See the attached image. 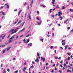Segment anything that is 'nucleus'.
Instances as JSON below:
<instances>
[{"instance_id":"nucleus-23","label":"nucleus","mask_w":73,"mask_h":73,"mask_svg":"<svg viewBox=\"0 0 73 73\" xmlns=\"http://www.w3.org/2000/svg\"><path fill=\"white\" fill-rule=\"evenodd\" d=\"M72 72V71L70 70H67V72Z\"/></svg>"},{"instance_id":"nucleus-14","label":"nucleus","mask_w":73,"mask_h":73,"mask_svg":"<svg viewBox=\"0 0 73 73\" xmlns=\"http://www.w3.org/2000/svg\"><path fill=\"white\" fill-rule=\"evenodd\" d=\"M21 23V20H20L18 22V23H17L18 25H19V24H20V23Z\"/></svg>"},{"instance_id":"nucleus-29","label":"nucleus","mask_w":73,"mask_h":73,"mask_svg":"<svg viewBox=\"0 0 73 73\" xmlns=\"http://www.w3.org/2000/svg\"><path fill=\"white\" fill-rule=\"evenodd\" d=\"M40 56V54L39 53H38L37 54V56L38 57V56Z\"/></svg>"},{"instance_id":"nucleus-8","label":"nucleus","mask_w":73,"mask_h":73,"mask_svg":"<svg viewBox=\"0 0 73 73\" xmlns=\"http://www.w3.org/2000/svg\"><path fill=\"white\" fill-rule=\"evenodd\" d=\"M25 29V28H23L20 31V32H22V31H24Z\"/></svg>"},{"instance_id":"nucleus-11","label":"nucleus","mask_w":73,"mask_h":73,"mask_svg":"<svg viewBox=\"0 0 73 73\" xmlns=\"http://www.w3.org/2000/svg\"><path fill=\"white\" fill-rule=\"evenodd\" d=\"M21 12V10H20L18 13V16H19V15L20 14V13Z\"/></svg>"},{"instance_id":"nucleus-38","label":"nucleus","mask_w":73,"mask_h":73,"mask_svg":"<svg viewBox=\"0 0 73 73\" xmlns=\"http://www.w3.org/2000/svg\"><path fill=\"white\" fill-rule=\"evenodd\" d=\"M29 36H30V35H29V34L28 35H27L26 36V37H29Z\"/></svg>"},{"instance_id":"nucleus-56","label":"nucleus","mask_w":73,"mask_h":73,"mask_svg":"<svg viewBox=\"0 0 73 73\" xmlns=\"http://www.w3.org/2000/svg\"><path fill=\"white\" fill-rule=\"evenodd\" d=\"M19 72V70H17V71H16L15 72V73H17V72Z\"/></svg>"},{"instance_id":"nucleus-54","label":"nucleus","mask_w":73,"mask_h":73,"mask_svg":"<svg viewBox=\"0 0 73 73\" xmlns=\"http://www.w3.org/2000/svg\"><path fill=\"white\" fill-rule=\"evenodd\" d=\"M50 49H52L53 48V46H51L50 47Z\"/></svg>"},{"instance_id":"nucleus-35","label":"nucleus","mask_w":73,"mask_h":73,"mask_svg":"<svg viewBox=\"0 0 73 73\" xmlns=\"http://www.w3.org/2000/svg\"><path fill=\"white\" fill-rule=\"evenodd\" d=\"M46 70H48V69H49V68L48 67H47V66H46Z\"/></svg>"},{"instance_id":"nucleus-48","label":"nucleus","mask_w":73,"mask_h":73,"mask_svg":"<svg viewBox=\"0 0 73 73\" xmlns=\"http://www.w3.org/2000/svg\"><path fill=\"white\" fill-rule=\"evenodd\" d=\"M52 25V24L51 23L49 25V27H50V26H51Z\"/></svg>"},{"instance_id":"nucleus-62","label":"nucleus","mask_w":73,"mask_h":73,"mask_svg":"<svg viewBox=\"0 0 73 73\" xmlns=\"http://www.w3.org/2000/svg\"><path fill=\"white\" fill-rule=\"evenodd\" d=\"M15 37V36H13V37H11V38H12H12H14Z\"/></svg>"},{"instance_id":"nucleus-46","label":"nucleus","mask_w":73,"mask_h":73,"mask_svg":"<svg viewBox=\"0 0 73 73\" xmlns=\"http://www.w3.org/2000/svg\"><path fill=\"white\" fill-rule=\"evenodd\" d=\"M24 70H26L27 69V68L26 67H24Z\"/></svg>"},{"instance_id":"nucleus-2","label":"nucleus","mask_w":73,"mask_h":73,"mask_svg":"<svg viewBox=\"0 0 73 73\" xmlns=\"http://www.w3.org/2000/svg\"><path fill=\"white\" fill-rule=\"evenodd\" d=\"M35 62H39V60H38V58H37V59L35 60Z\"/></svg>"},{"instance_id":"nucleus-43","label":"nucleus","mask_w":73,"mask_h":73,"mask_svg":"<svg viewBox=\"0 0 73 73\" xmlns=\"http://www.w3.org/2000/svg\"><path fill=\"white\" fill-rule=\"evenodd\" d=\"M56 8H59V7H58V6H57L56 7Z\"/></svg>"},{"instance_id":"nucleus-15","label":"nucleus","mask_w":73,"mask_h":73,"mask_svg":"<svg viewBox=\"0 0 73 73\" xmlns=\"http://www.w3.org/2000/svg\"><path fill=\"white\" fill-rule=\"evenodd\" d=\"M21 23V20H20L18 22V23H17L18 25H19V24H20V23Z\"/></svg>"},{"instance_id":"nucleus-53","label":"nucleus","mask_w":73,"mask_h":73,"mask_svg":"<svg viewBox=\"0 0 73 73\" xmlns=\"http://www.w3.org/2000/svg\"><path fill=\"white\" fill-rule=\"evenodd\" d=\"M52 17H53V18H54V16L53 15H52Z\"/></svg>"},{"instance_id":"nucleus-41","label":"nucleus","mask_w":73,"mask_h":73,"mask_svg":"<svg viewBox=\"0 0 73 73\" xmlns=\"http://www.w3.org/2000/svg\"><path fill=\"white\" fill-rule=\"evenodd\" d=\"M24 24H25V22H24L23 23V24L22 25V27H23V25H24Z\"/></svg>"},{"instance_id":"nucleus-26","label":"nucleus","mask_w":73,"mask_h":73,"mask_svg":"<svg viewBox=\"0 0 73 73\" xmlns=\"http://www.w3.org/2000/svg\"><path fill=\"white\" fill-rule=\"evenodd\" d=\"M2 15H3V16H5V13H4V12H3H3H2Z\"/></svg>"},{"instance_id":"nucleus-61","label":"nucleus","mask_w":73,"mask_h":73,"mask_svg":"<svg viewBox=\"0 0 73 73\" xmlns=\"http://www.w3.org/2000/svg\"><path fill=\"white\" fill-rule=\"evenodd\" d=\"M54 33H52V36L53 37L54 36Z\"/></svg>"},{"instance_id":"nucleus-40","label":"nucleus","mask_w":73,"mask_h":73,"mask_svg":"<svg viewBox=\"0 0 73 73\" xmlns=\"http://www.w3.org/2000/svg\"><path fill=\"white\" fill-rule=\"evenodd\" d=\"M37 12V13L38 14V15H39V11H36Z\"/></svg>"},{"instance_id":"nucleus-36","label":"nucleus","mask_w":73,"mask_h":73,"mask_svg":"<svg viewBox=\"0 0 73 73\" xmlns=\"http://www.w3.org/2000/svg\"><path fill=\"white\" fill-rule=\"evenodd\" d=\"M29 5L27 7L28 10H29Z\"/></svg>"},{"instance_id":"nucleus-20","label":"nucleus","mask_w":73,"mask_h":73,"mask_svg":"<svg viewBox=\"0 0 73 73\" xmlns=\"http://www.w3.org/2000/svg\"><path fill=\"white\" fill-rule=\"evenodd\" d=\"M60 17L61 18V20H62L63 19V17H62H62Z\"/></svg>"},{"instance_id":"nucleus-21","label":"nucleus","mask_w":73,"mask_h":73,"mask_svg":"<svg viewBox=\"0 0 73 73\" xmlns=\"http://www.w3.org/2000/svg\"><path fill=\"white\" fill-rule=\"evenodd\" d=\"M40 6H42V7L44 8H45V7H46V6L44 5H40Z\"/></svg>"},{"instance_id":"nucleus-22","label":"nucleus","mask_w":73,"mask_h":73,"mask_svg":"<svg viewBox=\"0 0 73 73\" xmlns=\"http://www.w3.org/2000/svg\"><path fill=\"white\" fill-rule=\"evenodd\" d=\"M62 9H65V6H64L62 7Z\"/></svg>"},{"instance_id":"nucleus-47","label":"nucleus","mask_w":73,"mask_h":73,"mask_svg":"<svg viewBox=\"0 0 73 73\" xmlns=\"http://www.w3.org/2000/svg\"><path fill=\"white\" fill-rule=\"evenodd\" d=\"M60 48L61 49H62V50H64V48H62V47L60 46Z\"/></svg>"},{"instance_id":"nucleus-49","label":"nucleus","mask_w":73,"mask_h":73,"mask_svg":"<svg viewBox=\"0 0 73 73\" xmlns=\"http://www.w3.org/2000/svg\"><path fill=\"white\" fill-rule=\"evenodd\" d=\"M3 7H4V6H2L0 8V9H2V8H3Z\"/></svg>"},{"instance_id":"nucleus-30","label":"nucleus","mask_w":73,"mask_h":73,"mask_svg":"<svg viewBox=\"0 0 73 73\" xmlns=\"http://www.w3.org/2000/svg\"><path fill=\"white\" fill-rule=\"evenodd\" d=\"M40 41H42V42H43V41H44V40H43V39L42 38H41L40 39Z\"/></svg>"},{"instance_id":"nucleus-12","label":"nucleus","mask_w":73,"mask_h":73,"mask_svg":"<svg viewBox=\"0 0 73 73\" xmlns=\"http://www.w3.org/2000/svg\"><path fill=\"white\" fill-rule=\"evenodd\" d=\"M29 41V39H27V41L26 42V44H27Z\"/></svg>"},{"instance_id":"nucleus-64","label":"nucleus","mask_w":73,"mask_h":73,"mask_svg":"<svg viewBox=\"0 0 73 73\" xmlns=\"http://www.w3.org/2000/svg\"><path fill=\"white\" fill-rule=\"evenodd\" d=\"M5 46V45L4 44L1 47H3V46Z\"/></svg>"},{"instance_id":"nucleus-28","label":"nucleus","mask_w":73,"mask_h":73,"mask_svg":"<svg viewBox=\"0 0 73 73\" xmlns=\"http://www.w3.org/2000/svg\"><path fill=\"white\" fill-rule=\"evenodd\" d=\"M5 36H6V35H5L4 36H3V37H2V38L3 39H4V37H5Z\"/></svg>"},{"instance_id":"nucleus-10","label":"nucleus","mask_w":73,"mask_h":73,"mask_svg":"<svg viewBox=\"0 0 73 73\" xmlns=\"http://www.w3.org/2000/svg\"><path fill=\"white\" fill-rule=\"evenodd\" d=\"M29 15V19L30 20H31V16H30V14H29L28 15Z\"/></svg>"},{"instance_id":"nucleus-55","label":"nucleus","mask_w":73,"mask_h":73,"mask_svg":"<svg viewBox=\"0 0 73 73\" xmlns=\"http://www.w3.org/2000/svg\"><path fill=\"white\" fill-rule=\"evenodd\" d=\"M3 66V64H1V65L0 67L1 68H2V66Z\"/></svg>"},{"instance_id":"nucleus-44","label":"nucleus","mask_w":73,"mask_h":73,"mask_svg":"<svg viewBox=\"0 0 73 73\" xmlns=\"http://www.w3.org/2000/svg\"><path fill=\"white\" fill-rule=\"evenodd\" d=\"M70 29V27H67L68 29Z\"/></svg>"},{"instance_id":"nucleus-4","label":"nucleus","mask_w":73,"mask_h":73,"mask_svg":"<svg viewBox=\"0 0 73 73\" xmlns=\"http://www.w3.org/2000/svg\"><path fill=\"white\" fill-rule=\"evenodd\" d=\"M5 6H7V8L8 9H9V5H8V4H5Z\"/></svg>"},{"instance_id":"nucleus-34","label":"nucleus","mask_w":73,"mask_h":73,"mask_svg":"<svg viewBox=\"0 0 73 73\" xmlns=\"http://www.w3.org/2000/svg\"><path fill=\"white\" fill-rule=\"evenodd\" d=\"M65 40H62V42H65Z\"/></svg>"},{"instance_id":"nucleus-42","label":"nucleus","mask_w":73,"mask_h":73,"mask_svg":"<svg viewBox=\"0 0 73 73\" xmlns=\"http://www.w3.org/2000/svg\"><path fill=\"white\" fill-rule=\"evenodd\" d=\"M57 70V69L56 67H55V70Z\"/></svg>"},{"instance_id":"nucleus-7","label":"nucleus","mask_w":73,"mask_h":73,"mask_svg":"<svg viewBox=\"0 0 73 73\" xmlns=\"http://www.w3.org/2000/svg\"><path fill=\"white\" fill-rule=\"evenodd\" d=\"M28 46H31L32 45V43H30L28 44Z\"/></svg>"},{"instance_id":"nucleus-1","label":"nucleus","mask_w":73,"mask_h":73,"mask_svg":"<svg viewBox=\"0 0 73 73\" xmlns=\"http://www.w3.org/2000/svg\"><path fill=\"white\" fill-rule=\"evenodd\" d=\"M19 29V28H17L15 29L14 30V32H12V33H11V35H12L13 34H14V33H16L17 32V31L16 30L17 29Z\"/></svg>"},{"instance_id":"nucleus-9","label":"nucleus","mask_w":73,"mask_h":73,"mask_svg":"<svg viewBox=\"0 0 73 73\" xmlns=\"http://www.w3.org/2000/svg\"><path fill=\"white\" fill-rule=\"evenodd\" d=\"M64 47H65V50H66V48H67V47H68V45H66V46H64Z\"/></svg>"},{"instance_id":"nucleus-13","label":"nucleus","mask_w":73,"mask_h":73,"mask_svg":"<svg viewBox=\"0 0 73 73\" xmlns=\"http://www.w3.org/2000/svg\"><path fill=\"white\" fill-rule=\"evenodd\" d=\"M15 30H14V29H12L11 30V32H12L13 31H14Z\"/></svg>"},{"instance_id":"nucleus-19","label":"nucleus","mask_w":73,"mask_h":73,"mask_svg":"<svg viewBox=\"0 0 73 73\" xmlns=\"http://www.w3.org/2000/svg\"><path fill=\"white\" fill-rule=\"evenodd\" d=\"M11 48V47H8V48H7V51H8V50H9V49H10V48Z\"/></svg>"},{"instance_id":"nucleus-63","label":"nucleus","mask_w":73,"mask_h":73,"mask_svg":"<svg viewBox=\"0 0 73 73\" xmlns=\"http://www.w3.org/2000/svg\"><path fill=\"white\" fill-rule=\"evenodd\" d=\"M64 69H65V68H64V67H63L62 70H64Z\"/></svg>"},{"instance_id":"nucleus-32","label":"nucleus","mask_w":73,"mask_h":73,"mask_svg":"<svg viewBox=\"0 0 73 73\" xmlns=\"http://www.w3.org/2000/svg\"><path fill=\"white\" fill-rule=\"evenodd\" d=\"M64 67H65V66H66V64L65 63H64Z\"/></svg>"},{"instance_id":"nucleus-33","label":"nucleus","mask_w":73,"mask_h":73,"mask_svg":"<svg viewBox=\"0 0 73 73\" xmlns=\"http://www.w3.org/2000/svg\"><path fill=\"white\" fill-rule=\"evenodd\" d=\"M3 73H6V71L5 69L4 70V71L3 72Z\"/></svg>"},{"instance_id":"nucleus-24","label":"nucleus","mask_w":73,"mask_h":73,"mask_svg":"<svg viewBox=\"0 0 73 73\" xmlns=\"http://www.w3.org/2000/svg\"><path fill=\"white\" fill-rule=\"evenodd\" d=\"M26 39L25 38L24 40H23V41L24 42V43H26V40H25Z\"/></svg>"},{"instance_id":"nucleus-60","label":"nucleus","mask_w":73,"mask_h":73,"mask_svg":"<svg viewBox=\"0 0 73 73\" xmlns=\"http://www.w3.org/2000/svg\"><path fill=\"white\" fill-rule=\"evenodd\" d=\"M48 37H50V35H49V34H48L47 35Z\"/></svg>"},{"instance_id":"nucleus-50","label":"nucleus","mask_w":73,"mask_h":73,"mask_svg":"<svg viewBox=\"0 0 73 73\" xmlns=\"http://www.w3.org/2000/svg\"><path fill=\"white\" fill-rule=\"evenodd\" d=\"M48 64V62H47L46 63V64H45V66H47V65Z\"/></svg>"},{"instance_id":"nucleus-57","label":"nucleus","mask_w":73,"mask_h":73,"mask_svg":"<svg viewBox=\"0 0 73 73\" xmlns=\"http://www.w3.org/2000/svg\"><path fill=\"white\" fill-rule=\"evenodd\" d=\"M11 41H11V40H9L8 42H11Z\"/></svg>"},{"instance_id":"nucleus-39","label":"nucleus","mask_w":73,"mask_h":73,"mask_svg":"<svg viewBox=\"0 0 73 73\" xmlns=\"http://www.w3.org/2000/svg\"><path fill=\"white\" fill-rule=\"evenodd\" d=\"M17 9H15L14 10V12H16V11H17Z\"/></svg>"},{"instance_id":"nucleus-25","label":"nucleus","mask_w":73,"mask_h":73,"mask_svg":"<svg viewBox=\"0 0 73 73\" xmlns=\"http://www.w3.org/2000/svg\"><path fill=\"white\" fill-rule=\"evenodd\" d=\"M7 72H9V71H10V70H9V68L7 69Z\"/></svg>"},{"instance_id":"nucleus-5","label":"nucleus","mask_w":73,"mask_h":73,"mask_svg":"<svg viewBox=\"0 0 73 73\" xmlns=\"http://www.w3.org/2000/svg\"><path fill=\"white\" fill-rule=\"evenodd\" d=\"M33 1H34V0H32L31 3V4H30V5H31V7H32V4H33Z\"/></svg>"},{"instance_id":"nucleus-3","label":"nucleus","mask_w":73,"mask_h":73,"mask_svg":"<svg viewBox=\"0 0 73 73\" xmlns=\"http://www.w3.org/2000/svg\"><path fill=\"white\" fill-rule=\"evenodd\" d=\"M41 60H43V62H45V58H43L42 57H41Z\"/></svg>"},{"instance_id":"nucleus-37","label":"nucleus","mask_w":73,"mask_h":73,"mask_svg":"<svg viewBox=\"0 0 73 73\" xmlns=\"http://www.w3.org/2000/svg\"><path fill=\"white\" fill-rule=\"evenodd\" d=\"M37 20H38L39 21H40V19H39L38 17H37Z\"/></svg>"},{"instance_id":"nucleus-6","label":"nucleus","mask_w":73,"mask_h":73,"mask_svg":"<svg viewBox=\"0 0 73 73\" xmlns=\"http://www.w3.org/2000/svg\"><path fill=\"white\" fill-rule=\"evenodd\" d=\"M4 36V34H2L0 36V38H1V37H2L3 36ZM2 41V40L1 39H0V41Z\"/></svg>"},{"instance_id":"nucleus-27","label":"nucleus","mask_w":73,"mask_h":73,"mask_svg":"<svg viewBox=\"0 0 73 73\" xmlns=\"http://www.w3.org/2000/svg\"><path fill=\"white\" fill-rule=\"evenodd\" d=\"M67 54H68L70 56H71V54H70L69 53H67Z\"/></svg>"},{"instance_id":"nucleus-52","label":"nucleus","mask_w":73,"mask_h":73,"mask_svg":"<svg viewBox=\"0 0 73 73\" xmlns=\"http://www.w3.org/2000/svg\"><path fill=\"white\" fill-rule=\"evenodd\" d=\"M52 5H53V4H55V3L54 2H52Z\"/></svg>"},{"instance_id":"nucleus-59","label":"nucleus","mask_w":73,"mask_h":73,"mask_svg":"<svg viewBox=\"0 0 73 73\" xmlns=\"http://www.w3.org/2000/svg\"><path fill=\"white\" fill-rule=\"evenodd\" d=\"M67 23V21H65L64 22V23Z\"/></svg>"},{"instance_id":"nucleus-17","label":"nucleus","mask_w":73,"mask_h":73,"mask_svg":"<svg viewBox=\"0 0 73 73\" xmlns=\"http://www.w3.org/2000/svg\"><path fill=\"white\" fill-rule=\"evenodd\" d=\"M58 14H60V15H62V13H61V11L59 12H58Z\"/></svg>"},{"instance_id":"nucleus-45","label":"nucleus","mask_w":73,"mask_h":73,"mask_svg":"<svg viewBox=\"0 0 73 73\" xmlns=\"http://www.w3.org/2000/svg\"><path fill=\"white\" fill-rule=\"evenodd\" d=\"M54 52L55 53H56V50H54Z\"/></svg>"},{"instance_id":"nucleus-58","label":"nucleus","mask_w":73,"mask_h":73,"mask_svg":"<svg viewBox=\"0 0 73 73\" xmlns=\"http://www.w3.org/2000/svg\"><path fill=\"white\" fill-rule=\"evenodd\" d=\"M30 68H33V66H31V67H30Z\"/></svg>"},{"instance_id":"nucleus-31","label":"nucleus","mask_w":73,"mask_h":73,"mask_svg":"<svg viewBox=\"0 0 73 73\" xmlns=\"http://www.w3.org/2000/svg\"><path fill=\"white\" fill-rule=\"evenodd\" d=\"M55 58L56 60H57V59H58V57H57V56H55Z\"/></svg>"},{"instance_id":"nucleus-18","label":"nucleus","mask_w":73,"mask_h":73,"mask_svg":"<svg viewBox=\"0 0 73 73\" xmlns=\"http://www.w3.org/2000/svg\"><path fill=\"white\" fill-rule=\"evenodd\" d=\"M5 50H3V54H4V53H5Z\"/></svg>"},{"instance_id":"nucleus-16","label":"nucleus","mask_w":73,"mask_h":73,"mask_svg":"<svg viewBox=\"0 0 73 73\" xmlns=\"http://www.w3.org/2000/svg\"><path fill=\"white\" fill-rule=\"evenodd\" d=\"M70 11L71 12H73V9H70Z\"/></svg>"},{"instance_id":"nucleus-51","label":"nucleus","mask_w":73,"mask_h":73,"mask_svg":"<svg viewBox=\"0 0 73 73\" xmlns=\"http://www.w3.org/2000/svg\"><path fill=\"white\" fill-rule=\"evenodd\" d=\"M71 48L70 47H68V49H70Z\"/></svg>"}]
</instances>
